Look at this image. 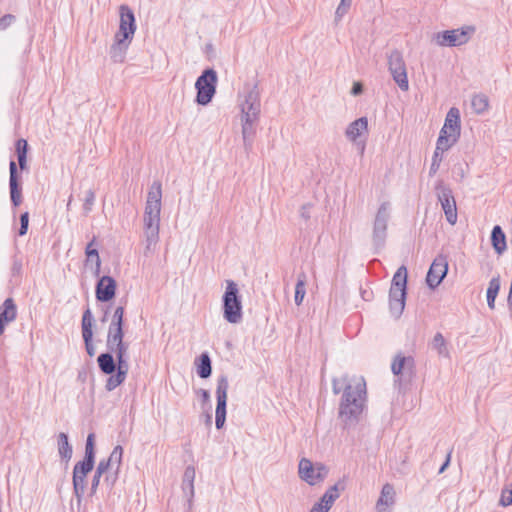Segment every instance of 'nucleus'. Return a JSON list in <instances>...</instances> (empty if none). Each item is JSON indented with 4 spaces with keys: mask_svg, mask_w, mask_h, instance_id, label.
Instances as JSON below:
<instances>
[{
    "mask_svg": "<svg viewBox=\"0 0 512 512\" xmlns=\"http://www.w3.org/2000/svg\"><path fill=\"white\" fill-rule=\"evenodd\" d=\"M448 272V262L445 256L439 255L437 256L429 270L426 276V283L430 289H436Z\"/></svg>",
    "mask_w": 512,
    "mask_h": 512,
    "instance_id": "obj_15",
    "label": "nucleus"
},
{
    "mask_svg": "<svg viewBox=\"0 0 512 512\" xmlns=\"http://www.w3.org/2000/svg\"><path fill=\"white\" fill-rule=\"evenodd\" d=\"M196 371L200 378L207 379L212 374V361L207 352L202 353L195 360Z\"/></svg>",
    "mask_w": 512,
    "mask_h": 512,
    "instance_id": "obj_30",
    "label": "nucleus"
},
{
    "mask_svg": "<svg viewBox=\"0 0 512 512\" xmlns=\"http://www.w3.org/2000/svg\"><path fill=\"white\" fill-rule=\"evenodd\" d=\"M95 457V434L89 433L85 443L84 457L74 465L72 473L73 494L78 504L81 503L85 494L87 486L86 478L94 468Z\"/></svg>",
    "mask_w": 512,
    "mask_h": 512,
    "instance_id": "obj_4",
    "label": "nucleus"
},
{
    "mask_svg": "<svg viewBox=\"0 0 512 512\" xmlns=\"http://www.w3.org/2000/svg\"><path fill=\"white\" fill-rule=\"evenodd\" d=\"M315 467H316V474L314 477V481H315V485H316L326 479V477L328 476V473H329V469L325 464H323L321 462H316Z\"/></svg>",
    "mask_w": 512,
    "mask_h": 512,
    "instance_id": "obj_40",
    "label": "nucleus"
},
{
    "mask_svg": "<svg viewBox=\"0 0 512 512\" xmlns=\"http://www.w3.org/2000/svg\"><path fill=\"white\" fill-rule=\"evenodd\" d=\"M349 8L350 6H342V3H340L335 12V19L340 20L348 12Z\"/></svg>",
    "mask_w": 512,
    "mask_h": 512,
    "instance_id": "obj_53",
    "label": "nucleus"
},
{
    "mask_svg": "<svg viewBox=\"0 0 512 512\" xmlns=\"http://www.w3.org/2000/svg\"><path fill=\"white\" fill-rule=\"evenodd\" d=\"M491 244L499 255L507 249L506 235L499 225L494 226L491 231Z\"/></svg>",
    "mask_w": 512,
    "mask_h": 512,
    "instance_id": "obj_31",
    "label": "nucleus"
},
{
    "mask_svg": "<svg viewBox=\"0 0 512 512\" xmlns=\"http://www.w3.org/2000/svg\"><path fill=\"white\" fill-rule=\"evenodd\" d=\"M194 479H195V468L193 466H187L184 470L182 478V490L188 498V502L191 503L194 497Z\"/></svg>",
    "mask_w": 512,
    "mask_h": 512,
    "instance_id": "obj_28",
    "label": "nucleus"
},
{
    "mask_svg": "<svg viewBox=\"0 0 512 512\" xmlns=\"http://www.w3.org/2000/svg\"><path fill=\"white\" fill-rule=\"evenodd\" d=\"M299 477L311 486L315 485L316 467L309 459L302 458L298 466Z\"/></svg>",
    "mask_w": 512,
    "mask_h": 512,
    "instance_id": "obj_27",
    "label": "nucleus"
},
{
    "mask_svg": "<svg viewBox=\"0 0 512 512\" xmlns=\"http://www.w3.org/2000/svg\"><path fill=\"white\" fill-rule=\"evenodd\" d=\"M395 489L392 484L386 483L383 485L380 497L377 501L376 508L378 512H385L384 506H391L394 504Z\"/></svg>",
    "mask_w": 512,
    "mask_h": 512,
    "instance_id": "obj_29",
    "label": "nucleus"
},
{
    "mask_svg": "<svg viewBox=\"0 0 512 512\" xmlns=\"http://www.w3.org/2000/svg\"><path fill=\"white\" fill-rule=\"evenodd\" d=\"M451 453H452L451 450L447 453V456H446V459H445L444 463L439 468V471H438L439 474H442L448 468V466L450 465Z\"/></svg>",
    "mask_w": 512,
    "mask_h": 512,
    "instance_id": "obj_55",
    "label": "nucleus"
},
{
    "mask_svg": "<svg viewBox=\"0 0 512 512\" xmlns=\"http://www.w3.org/2000/svg\"><path fill=\"white\" fill-rule=\"evenodd\" d=\"M475 32L474 26H464L459 29L445 30L434 34L438 46L457 47L466 44Z\"/></svg>",
    "mask_w": 512,
    "mask_h": 512,
    "instance_id": "obj_10",
    "label": "nucleus"
},
{
    "mask_svg": "<svg viewBox=\"0 0 512 512\" xmlns=\"http://www.w3.org/2000/svg\"><path fill=\"white\" fill-rule=\"evenodd\" d=\"M488 98L484 94H476L472 97L471 107L476 114H482L488 109Z\"/></svg>",
    "mask_w": 512,
    "mask_h": 512,
    "instance_id": "obj_36",
    "label": "nucleus"
},
{
    "mask_svg": "<svg viewBox=\"0 0 512 512\" xmlns=\"http://www.w3.org/2000/svg\"><path fill=\"white\" fill-rule=\"evenodd\" d=\"M16 21V17L13 14H5L0 18V31L6 30Z\"/></svg>",
    "mask_w": 512,
    "mask_h": 512,
    "instance_id": "obj_44",
    "label": "nucleus"
},
{
    "mask_svg": "<svg viewBox=\"0 0 512 512\" xmlns=\"http://www.w3.org/2000/svg\"><path fill=\"white\" fill-rule=\"evenodd\" d=\"M332 392L338 395L342 392L339 403V418L343 423L351 425L359 421L366 401V382L363 378L353 381L347 374L332 379Z\"/></svg>",
    "mask_w": 512,
    "mask_h": 512,
    "instance_id": "obj_1",
    "label": "nucleus"
},
{
    "mask_svg": "<svg viewBox=\"0 0 512 512\" xmlns=\"http://www.w3.org/2000/svg\"><path fill=\"white\" fill-rule=\"evenodd\" d=\"M432 347L437 350L439 355H448V350L446 346V341L443 337V335L440 332H437L432 341Z\"/></svg>",
    "mask_w": 512,
    "mask_h": 512,
    "instance_id": "obj_37",
    "label": "nucleus"
},
{
    "mask_svg": "<svg viewBox=\"0 0 512 512\" xmlns=\"http://www.w3.org/2000/svg\"><path fill=\"white\" fill-rule=\"evenodd\" d=\"M453 145L450 143H442L439 144V139H437L436 148L432 156V162L429 168V176H434L439 170L440 164L442 162V154L443 152L449 150Z\"/></svg>",
    "mask_w": 512,
    "mask_h": 512,
    "instance_id": "obj_32",
    "label": "nucleus"
},
{
    "mask_svg": "<svg viewBox=\"0 0 512 512\" xmlns=\"http://www.w3.org/2000/svg\"><path fill=\"white\" fill-rule=\"evenodd\" d=\"M391 370L396 376L404 372L412 375L415 371V360L412 356H403L401 353H398L393 359Z\"/></svg>",
    "mask_w": 512,
    "mask_h": 512,
    "instance_id": "obj_24",
    "label": "nucleus"
},
{
    "mask_svg": "<svg viewBox=\"0 0 512 512\" xmlns=\"http://www.w3.org/2000/svg\"><path fill=\"white\" fill-rule=\"evenodd\" d=\"M336 500L337 499L334 497V495H331L328 492H325L320 498V501L324 503L326 506H329L330 509Z\"/></svg>",
    "mask_w": 512,
    "mask_h": 512,
    "instance_id": "obj_50",
    "label": "nucleus"
},
{
    "mask_svg": "<svg viewBox=\"0 0 512 512\" xmlns=\"http://www.w3.org/2000/svg\"><path fill=\"white\" fill-rule=\"evenodd\" d=\"M342 6H351L352 0H341Z\"/></svg>",
    "mask_w": 512,
    "mask_h": 512,
    "instance_id": "obj_59",
    "label": "nucleus"
},
{
    "mask_svg": "<svg viewBox=\"0 0 512 512\" xmlns=\"http://www.w3.org/2000/svg\"><path fill=\"white\" fill-rule=\"evenodd\" d=\"M312 208V204L310 203H307V204H304L300 207V217L304 220V221H308L310 220L311 218V214H310V210Z\"/></svg>",
    "mask_w": 512,
    "mask_h": 512,
    "instance_id": "obj_48",
    "label": "nucleus"
},
{
    "mask_svg": "<svg viewBox=\"0 0 512 512\" xmlns=\"http://www.w3.org/2000/svg\"><path fill=\"white\" fill-rule=\"evenodd\" d=\"M118 472L119 471H116L114 472V474H110V473H106L105 474V477H104V483L109 487V488H112L115 484V482L117 481V478H118Z\"/></svg>",
    "mask_w": 512,
    "mask_h": 512,
    "instance_id": "obj_49",
    "label": "nucleus"
},
{
    "mask_svg": "<svg viewBox=\"0 0 512 512\" xmlns=\"http://www.w3.org/2000/svg\"><path fill=\"white\" fill-rule=\"evenodd\" d=\"M500 276H496V277H493L490 281H489V285H488V288H487V293H486V297H487V304H488V307L490 309H494L495 308V300H496V297L499 293V290H500Z\"/></svg>",
    "mask_w": 512,
    "mask_h": 512,
    "instance_id": "obj_34",
    "label": "nucleus"
},
{
    "mask_svg": "<svg viewBox=\"0 0 512 512\" xmlns=\"http://www.w3.org/2000/svg\"><path fill=\"white\" fill-rule=\"evenodd\" d=\"M435 189L447 222L454 225L457 222V207L452 190L443 182H439Z\"/></svg>",
    "mask_w": 512,
    "mask_h": 512,
    "instance_id": "obj_14",
    "label": "nucleus"
},
{
    "mask_svg": "<svg viewBox=\"0 0 512 512\" xmlns=\"http://www.w3.org/2000/svg\"><path fill=\"white\" fill-rule=\"evenodd\" d=\"M218 76L213 68H206L195 82L197 91L195 102L198 105H208L216 94Z\"/></svg>",
    "mask_w": 512,
    "mask_h": 512,
    "instance_id": "obj_8",
    "label": "nucleus"
},
{
    "mask_svg": "<svg viewBox=\"0 0 512 512\" xmlns=\"http://www.w3.org/2000/svg\"><path fill=\"white\" fill-rule=\"evenodd\" d=\"M94 202H95V192L93 189H89L86 191V195H85L84 203H83V210L86 214H88L89 212L92 211Z\"/></svg>",
    "mask_w": 512,
    "mask_h": 512,
    "instance_id": "obj_42",
    "label": "nucleus"
},
{
    "mask_svg": "<svg viewBox=\"0 0 512 512\" xmlns=\"http://www.w3.org/2000/svg\"><path fill=\"white\" fill-rule=\"evenodd\" d=\"M18 165L14 160L9 162V193L10 200L14 207L20 206L22 203V180L18 171L27 169V153L29 145L27 140L21 138L15 144Z\"/></svg>",
    "mask_w": 512,
    "mask_h": 512,
    "instance_id": "obj_5",
    "label": "nucleus"
},
{
    "mask_svg": "<svg viewBox=\"0 0 512 512\" xmlns=\"http://www.w3.org/2000/svg\"><path fill=\"white\" fill-rule=\"evenodd\" d=\"M20 228L18 230V235L19 236H24L27 231H28V227H29V212H23L20 214Z\"/></svg>",
    "mask_w": 512,
    "mask_h": 512,
    "instance_id": "obj_43",
    "label": "nucleus"
},
{
    "mask_svg": "<svg viewBox=\"0 0 512 512\" xmlns=\"http://www.w3.org/2000/svg\"><path fill=\"white\" fill-rule=\"evenodd\" d=\"M407 268L400 266L393 275L389 290V309L391 315L398 319L402 315L407 296Z\"/></svg>",
    "mask_w": 512,
    "mask_h": 512,
    "instance_id": "obj_6",
    "label": "nucleus"
},
{
    "mask_svg": "<svg viewBox=\"0 0 512 512\" xmlns=\"http://www.w3.org/2000/svg\"><path fill=\"white\" fill-rule=\"evenodd\" d=\"M101 477L102 476L94 473L92 480H91L90 493H89L90 496H94L97 493V490L100 485Z\"/></svg>",
    "mask_w": 512,
    "mask_h": 512,
    "instance_id": "obj_47",
    "label": "nucleus"
},
{
    "mask_svg": "<svg viewBox=\"0 0 512 512\" xmlns=\"http://www.w3.org/2000/svg\"><path fill=\"white\" fill-rule=\"evenodd\" d=\"M131 39H124V37L115 35L114 43L110 47V58L114 63H123L126 58V53L131 44Z\"/></svg>",
    "mask_w": 512,
    "mask_h": 512,
    "instance_id": "obj_23",
    "label": "nucleus"
},
{
    "mask_svg": "<svg viewBox=\"0 0 512 512\" xmlns=\"http://www.w3.org/2000/svg\"><path fill=\"white\" fill-rule=\"evenodd\" d=\"M124 306H118L115 308L114 313L112 315L111 323L109 327H124Z\"/></svg>",
    "mask_w": 512,
    "mask_h": 512,
    "instance_id": "obj_39",
    "label": "nucleus"
},
{
    "mask_svg": "<svg viewBox=\"0 0 512 512\" xmlns=\"http://www.w3.org/2000/svg\"><path fill=\"white\" fill-rule=\"evenodd\" d=\"M363 85L361 82H354L352 88H351V94L354 96H358L363 93Z\"/></svg>",
    "mask_w": 512,
    "mask_h": 512,
    "instance_id": "obj_54",
    "label": "nucleus"
},
{
    "mask_svg": "<svg viewBox=\"0 0 512 512\" xmlns=\"http://www.w3.org/2000/svg\"><path fill=\"white\" fill-rule=\"evenodd\" d=\"M119 14V29L115 35L132 40L137 28L134 12L128 5L123 4L119 8Z\"/></svg>",
    "mask_w": 512,
    "mask_h": 512,
    "instance_id": "obj_16",
    "label": "nucleus"
},
{
    "mask_svg": "<svg viewBox=\"0 0 512 512\" xmlns=\"http://www.w3.org/2000/svg\"><path fill=\"white\" fill-rule=\"evenodd\" d=\"M306 294V274L301 272L298 275L297 283L295 286L294 301L297 306H300Z\"/></svg>",
    "mask_w": 512,
    "mask_h": 512,
    "instance_id": "obj_35",
    "label": "nucleus"
},
{
    "mask_svg": "<svg viewBox=\"0 0 512 512\" xmlns=\"http://www.w3.org/2000/svg\"><path fill=\"white\" fill-rule=\"evenodd\" d=\"M363 132H368L367 117H360L351 122L345 131V135L349 140L355 142Z\"/></svg>",
    "mask_w": 512,
    "mask_h": 512,
    "instance_id": "obj_25",
    "label": "nucleus"
},
{
    "mask_svg": "<svg viewBox=\"0 0 512 512\" xmlns=\"http://www.w3.org/2000/svg\"><path fill=\"white\" fill-rule=\"evenodd\" d=\"M461 134L460 112L456 107H451L446 115L444 125L439 133V144L450 143L454 145Z\"/></svg>",
    "mask_w": 512,
    "mask_h": 512,
    "instance_id": "obj_11",
    "label": "nucleus"
},
{
    "mask_svg": "<svg viewBox=\"0 0 512 512\" xmlns=\"http://www.w3.org/2000/svg\"><path fill=\"white\" fill-rule=\"evenodd\" d=\"M17 317V307L12 298L4 300L0 306V320L6 323L13 322Z\"/></svg>",
    "mask_w": 512,
    "mask_h": 512,
    "instance_id": "obj_33",
    "label": "nucleus"
},
{
    "mask_svg": "<svg viewBox=\"0 0 512 512\" xmlns=\"http://www.w3.org/2000/svg\"><path fill=\"white\" fill-rule=\"evenodd\" d=\"M229 388L228 377L224 374L220 375L217 379L216 387V411H215V426L218 430L224 427L226 421V408H227V391Z\"/></svg>",
    "mask_w": 512,
    "mask_h": 512,
    "instance_id": "obj_13",
    "label": "nucleus"
},
{
    "mask_svg": "<svg viewBox=\"0 0 512 512\" xmlns=\"http://www.w3.org/2000/svg\"><path fill=\"white\" fill-rule=\"evenodd\" d=\"M390 210L391 206L388 201L381 203L373 221L372 243L376 253L383 249L386 243L388 222L391 217Z\"/></svg>",
    "mask_w": 512,
    "mask_h": 512,
    "instance_id": "obj_9",
    "label": "nucleus"
},
{
    "mask_svg": "<svg viewBox=\"0 0 512 512\" xmlns=\"http://www.w3.org/2000/svg\"><path fill=\"white\" fill-rule=\"evenodd\" d=\"M241 108V118H251L254 120H259L261 104H260V95L257 90V86H254L250 89L245 95L244 101L240 104Z\"/></svg>",
    "mask_w": 512,
    "mask_h": 512,
    "instance_id": "obj_17",
    "label": "nucleus"
},
{
    "mask_svg": "<svg viewBox=\"0 0 512 512\" xmlns=\"http://www.w3.org/2000/svg\"><path fill=\"white\" fill-rule=\"evenodd\" d=\"M346 476H343L341 479H339L333 486L329 487L326 492L330 493L331 495H334L336 499L339 498L340 492L344 491L346 488Z\"/></svg>",
    "mask_w": 512,
    "mask_h": 512,
    "instance_id": "obj_41",
    "label": "nucleus"
},
{
    "mask_svg": "<svg viewBox=\"0 0 512 512\" xmlns=\"http://www.w3.org/2000/svg\"><path fill=\"white\" fill-rule=\"evenodd\" d=\"M330 510L329 506H326L324 503H322L320 500L319 502H316L310 512H328Z\"/></svg>",
    "mask_w": 512,
    "mask_h": 512,
    "instance_id": "obj_52",
    "label": "nucleus"
},
{
    "mask_svg": "<svg viewBox=\"0 0 512 512\" xmlns=\"http://www.w3.org/2000/svg\"><path fill=\"white\" fill-rule=\"evenodd\" d=\"M499 504L503 507L512 505V489L502 490Z\"/></svg>",
    "mask_w": 512,
    "mask_h": 512,
    "instance_id": "obj_46",
    "label": "nucleus"
},
{
    "mask_svg": "<svg viewBox=\"0 0 512 512\" xmlns=\"http://www.w3.org/2000/svg\"><path fill=\"white\" fill-rule=\"evenodd\" d=\"M7 324L8 323L3 322V321L0 320V336L4 333L5 327H6Z\"/></svg>",
    "mask_w": 512,
    "mask_h": 512,
    "instance_id": "obj_58",
    "label": "nucleus"
},
{
    "mask_svg": "<svg viewBox=\"0 0 512 512\" xmlns=\"http://www.w3.org/2000/svg\"><path fill=\"white\" fill-rule=\"evenodd\" d=\"M22 270V261L17 257L13 258V264L11 268L12 275H20Z\"/></svg>",
    "mask_w": 512,
    "mask_h": 512,
    "instance_id": "obj_51",
    "label": "nucleus"
},
{
    "mask_svg": "<svg viewBox=\"0 0 512 512\" xmlns=\"http://www.w3.org/2000/svg\"><path fill=\"white\" fill-rule=\"evenodd\" d=\"M107 317H108V309L104 312V315L103 317L101 318V322H106L107 321Z\"/></svg>",
    "mask_w": 512,
    "mask_h": 512,
    "instance_id": "obj_60",
    "label": "nucleus"
},
{
    "mask_svg": "<svg viewBox=\"0 0 512 512\" xmlns=\"http://www.w3.org/2000/svg\"><path fill=\"white\" fill-rule=\"evenodd\" d=\"M57 448L61 461L68 465L73 455V448L72 445L69 443V438L66 433L60 432L58 434Z\"/></svg>",
    "mask_w": 512,
    "mask_h": 512,
    "instance_id": "obj_26",
    "label": "nucleus"
},
{
    "mask_svg": "<svg viewBox=\"0 0 512 512\" xmlns=\"http://www.w3.org/2000/svg\"><path fill=\"white\" fill-rule=\"evenodd\" d=\"M93 323L94 318L89 307L83 312L81 328L85 349L90 357L95 355V346L93 344Z\"/></svg>",
    "mask_w": 512,
    "mask_h": 512,
    "instance_id": "obj_19",
    "label": "nucleus"
},
{
    "mask_svg": "<svg viewBox=\"0 0 512 512\" xmlns=\"http://www.w3.org/2000/svg\"><path fill=\"white\" fill-rule=\"evenodd\" d=\"M259 120L241 118L243 145L246 152L252 150Z\"/></svg>",
    "mask_w": 512,
    "mask_h": 512,
    "instance_id": "obj_21",
    "label": "nucleus"
},
{
    "mask_svg": "<svg viewBox=\"0 0 512 512\" xmlns=\"http://www.w3.org/2000/svg\"><path fill=\"white\" fill-rule=\"evenodd\" d=\"M199 394L201 395L203 403H208L210 401V393L208 390L200 389Z\"/></svg>",
    "mask_w": 512,
    "mask_h": 512,
    "instance_id": "obj_56",
    "label": "nucleus"
},
{
    "mask_svg": "<svg viewBox=\"0 0 512 512\" xmlns=\"http://www.w3.org/2000/svg\"><path fill=\"white\" fill-rule=\"evenodd\" d=\"M388 69L393 80L402 91L409 89L406 65L402 53L399 50H393L388 56Z\"/></svg>",
    "mask_w": 512,
    "mask_h": 512,
    "instance_id": "obj_12",
    "label": "nucleus"
},
{
    "mask_svg": "<svg viewBox=\"0 0 512 512\" xmlns=\"http://www.w3.org/2000/svg\"><path fill=\"white\" fill-rule=\"evenodd\" d=\"M128 349L114 350L113 352H104L97 357V363L100 371L108 375L105 389L113 391L126 380L129 363L127 356Z\"/></svg>",
    "mask_w": 512,
    "mask_h": 512,
    "instance_id": "obj_2",
    "label": "nucleus"
},
{
    "mask_svg": "<svg viewBox=\"0 0 512 512\" xmlns=\"http://www.w3.org/2000/svg\"><path fill=\"white\" fill-rule=\"evenodd\" d=\"M124 327H108L106 339V352H113L114 350L128 349V343L124 342Z\"/></svg>",
    "mask_w": 512,
    "mask_h": 512,
    "instance_id": "obj_20",
    "label": "nucleus"
},
{
    "mask_svg": "<svg viewBox=\"0 0 512 512\" xmlns=\"http://www.w3.org/2000/svg\"><path fill=\"white\" fill-rule=\"evenodd\" d=\"M162 184L154 181L147 193V200L144 211V233L146 237V249L159 241V226L161 213Z\"/></svg>",
    "mask_w": 512,
    "mask_h": 512,
    "instance_id": "obj_3",
    "label": "nucleus"
},
{
    "mask_svg": "<svg viewBox=\"0 0 512 512\" xmlns=\"http://www.w3.org/2000/svg\"><path fill=\"white\" fill-rule=\"evenodd\" d=\"M111 467L112 466L110 465L109 460H107L106 458L101 459L99 461L94 473L98 474L100 476H103L104 474L108 473V471Z\"/></svg>",
    "mask_w": 512,
    "mask_h": 512,
    "instance_id": "obj_45",
    "label": "nucleus"
},
{
    "mask_svg": "<svg viewBox=\"0 0 512 512\" xmlns=\"http://www.w3.org/2000/svg\"><path fill=\"white\" fill-rule=\"evenodd\" d=\"M96 237L94 236L92 240L87 244L85 248V266L91 267L93 270V274L95 277H99L100 268H101V259L99 256V252L97 249Z\"/></svg>",
    "mask_w": 512,
    "mask_h": 512,
    "instance_id": "obj_22",
    "label": "nucleus"
},
{
    "mask_svg": "<svg viewBox=\"0 0 512 512\" xmlns=\"http://www.w3.org/2000/svg\"><path fill=\"white\" fill-rule=\"evenodd\" d=\"M122 456H123V447L121 445H117L112 450L110 456L106 459L109 460V463L111 466L116 464V471H119L121 463H122Z\"/></svg>",
    "mask_w": 512,
    "mask_h": 512,
    "instance_id": "obj_38",
    "label": "nucleus"
},
{
    "mask_svg": "<svg viewBox=\"0 0 512 512\" xmlns=\"http://www.w3.org/2000/svg\"><path fill=\"white\" fill-rule=\"evenodd\" d=\"M116 290L117 282L113 277L109 275L98 277V281L95 286V296L97 301L102 303L111 301L116 295Z\"/></svg>",
    "mask_w": 512,
    "mask_h": 512,
    "instance_id": "obj_18",
    "label": "nucleus"
},
{
    "mask_svg": "<svg viewBox=\"0 0 512 512\" xmlns=\"http://www.w3.org/2000/svg\"><path fill=\"white\" fill-rule=\"evenodd\" d=\"M205 424L210 427L212 425V414L211 413H206L205 415Z\"/></svg>",
    "mask_w": 512,
    "mask_h": 512,
    "instance_id": "obj_57",
    "label": "nucleus"
},
{
    "mask_svg": "<svg viewBox=\"0 0 512 512\" xmlns=\"http://www.w3.org/2000/svg\"><path fill=\"white\" fill-rule=\"evenodd\" d=\"M242 297L236 282L226 280V289L222 296V309L224 319L231 323L241 322L243 317Z\"/></svg>",
    "mask_w": 512,
    "mask_h": 512,
    "instance_id": "obj_7",
    "label": "nucleus"
}]
</instances>
